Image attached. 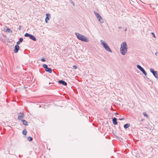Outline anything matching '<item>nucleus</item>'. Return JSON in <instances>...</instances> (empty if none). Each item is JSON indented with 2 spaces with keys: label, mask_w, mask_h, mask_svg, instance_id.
<instances>
[{
  "label": "nucleus",
  "mask_w": 158,
  "mask_h": 158,
  "mask_svg": "<svg viewBox=\"0 0 158 158\" xmlns=\"http://www.w3.org/2000/svg\"><path fill=\"white\" fill-rule=\"evenodd\" d=\"M120 50L121 53L123 55L126 54L127 51V45L125 42H123L121 45Z\"/></svg>",
  "instance_id": "f257e3e1"
},
{
  "label": "nucleus",
  "mask_w": 158,
  "mask_h": 158,
  "mask_svg": "<svg viewBox=\"0 0 158 158\" xmlns=\"http://www.w3.org/2000/svg\"><path fill=\"white\" fill-rule=\"evenodd\" d=\"M76 35L79 40L82 41L88 42L89 41L88 39L86 37L78 33H76Z\"/></svg>",
  "instance_id": "f03ea898"
},
{
  "label": "nucleus",
  "mask_w": 158,
  "mask_h": 158,
  "mask_svg": "<svg viewBox=\"0 0 158 158\" xmlns=\"http://www.w3.org/2000/svg\"><path fill=\"white\" fill-rule=\"evenodd\" d=\"M101 42L102 45L103 46V47L106 50L108 51V52H112V51L110 50L107 44L106 43L103 41L102 40H101Z\"/></svg>",
  "instance_id": "7ed1b4c3"
},
{
  "label": "nucleus",
  "mask_w": 158,
  "mask_h": 158,
  "mask_svg": "<svg viewBox=\"0 0 158 158\" xmlns=\"http://www.w3.org/2000/svg\"><path fill=\"white\" fill-rule=\"evenodd\" d=\"M24 117V114L23 113H20V114L18 117V119L19 120H21L22 121V119H23Z\"/></svg>",
  "instance_id": "20e7f679"
},
{
  "label": "nucleus",
  "mask_w": 158,
  "mask_h": 158,
  "mask_svg": "<svg viewBox=\"0 0 158 158\" xmlns=\"http://www.w3.org/2000/svg\"><path fill=\"white\" fill-rule=\"evenodd\" d=\"M46 18L45 19V21L46 23H48V21L49 20V17L50 16V15L49 13H47L46 14Z\"/></svg>",
  "instance_id": "39448f33"
},
{
  "label": "nucleus",
  "mask_w": 158,
  "mask_h": 158,
  "mask_svg": "<svg viewBox=\"0 0 158 158\" xmlns=\"http://www.w3.org/2000/svg\"><path fill=\"white\" fill-rule=\"evenodd\" d=\"M150 72L152 73L153 75L156 77L157 78V77L156 76V74L157 75V74H156V72L154 70V69H150Z\"/></svg>",
  "instance_id": "423d86ee"
},
{
  "label": "nucleus",
  "mask_w": 158,
  "mask_h": 158,
  "mask_svg": "<svg viewBox=\"0 0 158 158\" xmlns=\"http://www.w3.org/2000/svg\"><path fill=\"white\" fill-rule=\"evenodd\" d=\"M19 48V47L18 45H16L15 47V50L14 52L15 53H17Z\"/></svg>",
  "instance_id": "0eeeda50"
},
{
  "label": "nucleus",
  "mask_w": 158,
  "mask_h": 158,
  "mask_svg": "<svg viewBox=\"0 0 158 158\" xmlns=\"http://www.w3.org/2000/svg\"><path fill=\"white\" fill-rule=\"evenodd\" d=\"M59 83L62 84L63 85H67V83L64 81L62 80L59 81H58Z\"/></svg>",
  "instance_id": "6e6552de"
},
{
  "label": "nucleus",
  "mask_w": 158,
  "mask_h": 158,
  "mask_svg": "<svg viewBox=\"0 0 158 158\" xmlns=\"http://www.w3.org/2000/svg\"><path fill=\"white\" fill-rule=\"evenodd\" d=\"M29 38L34 41H36V39L35 37L31 35H30Z\"/></svg>",
  "instance_id": "1a4fd4ad"
},
{
  "label": "nucleus",
  "mask_w": 158,
  "mask_h": 158,
  "mask_svg": "<svg viewBox=\"0 0 158 158\" xmlns=\"http://www.w3.org/2000/svg\"><path fill=\"white\" fill-rule=\"evenodd\" d=\"M112 121L114 124L116 125L117 124V119L115 118H114Z\"/></svg>",
  "instance_id": "9d476101"
},
{
  "label": "nucleus",
  "mask_w": 158,
  "mask_h": 158,
  "mask_svg": "<svg viewBox=\"0 0 158 158\" xmlns=\"http://www.w3.org/2000/svg\"><path fill=\"white\" fill-rule=\"evenodd\" d=\"M45 70L46 72H48L49 73H52V70L50 68H48L45 69Z\"/></svg>",
  "instance_id": "9b49d317"
},
{
  "label": "nucleus",
  "mask_w": 158,
  "mask_h": 158,
  "mask_svg": "<svg viewBox=\"0 0 158 158\" xmlns=\"http://www.w3.org/2000/svg\"><path fill=\"white\" fill-rule=\"evenodd\" d=\"M22 122L23 125L26 126H27L28 125V122L26 120H22Z\"/></svg>",
  "instance_id": "f8f14e48"
},
{
  "label": "nucleus",
  "mask_w": 158,
  "mask_h": 158,
  "mask_svg": "<svg viewBox=\"0 0 158 158\" xmlns=\"http://www.w3.org/2000/svg\"><path fill=\"white\" fill-rule=\"evenodd\" d=\"M97 19L99 20V21L101 23H103V20L101 16H99V17Z\"/></svg>",
  "instance_id": "ddd939ff"
},
{
  "label": "nucleus",
  "mask_w": 158,
  "mask_h": 158,
  "mask_svg": "<svg viewBox=\"0 0 158 158\" xmlns=\"http://www.w3.org/2000/svg\"><path fill=\"white\" fill-rule=\"evenodd\" d=\"M12 30L9 28H7L6 31V32L9 33H12Z\"/></svg>",
  "instance_id": "4468645a"
},
{
  "label": "nucleus",
  "mask_w": 158,
  "mask_h": 158,
  "mask_svg": "<svg viewBox=\"0 0 158 158\" xmlns=\"http://www.w3.org/2000/svg\"><path fill=\"white\" fill-rule=\"evenodd\" d=\"M130 125L129 124H126L124 125V127L125 128H127L129 127Z\"/></svg>",
  "instance_id": "2eb2a0df"
},
{
  "label": "nucleus",
  "mask_w": 158,
  "mask_h": 158,
  "mask_svg": "<svg viewBox=\"0 0 158 158\" xmlns=\"http://www.w3.org/2000/svg\"><path fill=\"white\" fill-rule=\"evenodd\" d=\"M137 68L139 69L141 71L143 69V68L139 65H137Z\"/></svg>",
  "instance_id": "dca6fc26"
},
{
  "label": "nucleus",
  "mask_w": 158,
  "mask_h": 158,
  "mask_svg": "<svg viewBox=\"0 0 158 158\" xmlns=\"http://www.w3.org/2000/svg\"><path fill=\"white\" fill-rule=\"evenodd\" d=\"M94 13L97 18H98L100 16L98 13L94 12Z\"/></svg>",
  "instance_id": "f3484780"
},
{
  "label": "nucleus",
  "mask_w": 158,
  "mask_h": 158,
  "mask_svg": "<svg viewBox=\"0 0 158 158\" xmlns=\"http://www.w3.org/2000/svg\"><path fill=\"white\" fill-rule=\"evenodd\" d=\"M27 133V131L25 129H24V130H23V135H26Z\"/></svg>",
  "instance_id": "a211bd4d"
},
{
  "label": "nucleus",
  "mask_w": 158,
  "mask_h": 158,
  "mask_svg": "<svg viewBox=\"0 0 158 158\" xmlns=\"http://www.w3.org/2000/svg\"><path fill=\"white\" fill-rule=\"evenodd\" d=\"M145 75V76H146L147 75V73L145 71V70H144V69H143L141 70V71Z\"/></svg>",
  "instance_id": "6ab92c4d"
},
{
  "label": "nucleus",
  "mask_w": 158,
  "mask_h": 158,
  "mask_svg": "<svg viewBox=\"0 0 158 158\" xmlns=\"http://www.w3.org/2000/svg\"><path fill=\"white\" fill-rule=\"evenodd\" d=\"M145 75V76H146L147 75V73L145 71V70H144V69H143L141 70V71Z\"/></svg>",
  "instance_id": "aec40b11"
},
{
  "label": "nucleus",
  "mask_w": 158,
  "mask_h": 158,
  "mask_svg": "<svg viewBox=\"0 0 158 158\" xmlns=\"http://www.w3.org/2000/svg\"><path fill=\"white\" fill-rule=\"evenodd\" d=\"M143 114L144 116L146 117L147 118H148V116L146 112H143Z\"/></svg>",
  "instance_id": "412c9836"
},
{
  "label": "nucleus",
  "mask_w": 158,
  "mask_h": 158,
  "mask_svg": "<svg viewBox=\"0 0 158 158\" xmlns=\"http://www.w3.org/2000/svg\"><path fill=\"white\" fill-rule=\"evenodd\" d=\"M30 35L31 34H29L28 33H26L24 35V36L25 37H29Z\"/></svg>",
  "instance_id": "4be33fe9"
},
{
  "label": "nucleus",
  "mask_w": 158,
  "mask_h": 158,
  "mask_svg": "<svg viewBox=\"0 0 158 158\" xmlns=\"http://www.w3.org/2000/svg\"><path fill=\"white\" fill-rule=\"evenodd\" d=\"M43 67L45 69H46L48 68L47 65H46V64H44L43 65Z\"/></svg>",
  "instance_id": "5701e85b"
},
{
  "label": "nucleus",
  "mask_w": 158,
  "mask_h": 158,
  "mask_svg": "<svg viewBox=\"0 0 158 158\" xmlns=\"http://www.w3.org/2000/svg\"><path fill=\"white\" fill-rule=\"evenodd\" d=\"M27 139L29 141H31L32 140V138L30 136L28 137Z\"/></svg>",
  "instance_id": "b1692460"
},
{
  "label": "nucleus",
  "mask_w": 158,
  "mask_h": 158,
  "mask_svg": "<svg viewBox=\"0 0 158 158\" xmlns=\"http://www.w3.org/2000/svg\"><path fill=\"white\" fill-rule=\"evenodd\" d=\"M23 41V39L22 38H20L19 40V41L20 42H22Z\"/></svg>",
  "instance_id": "393cba45"
},
{
  "label": "nucleus",
  "mask_w": 158,
  "mask_h": 158,
  "mask_svg": "<svg viewBox=\"0 0 158 158\" xmlns=\"http://www.w3.org/2000/svg\"><path fill=\"white\" fill-rule=\"evenodd\" d=\"M73 67L74 68V69H76L77 68V67L76 65H73Z\"/></svg>",
  "instance_id": "a878e982"
},
{
  "label": "nucleus",
  "mask_w": 158,
  "mask_h": 158,
  "mask_svg": "<svg viewBox=\"0 0 158 158\" xmlns=\"http://www.w3.org/2000/svg\"><path fill=\"white\" fill-rule=\"evenodd\" d=\"M152 34L153 35V36L154 37V38H156V36H155V35L154 33H153V32H152Z\"/></svg>",
  "instance_id": "bb28decb"
},
{
  "label": "nucleus",
  "mask_w": 158,
  "mask_h": 158,
  "mask_svg": "<svg viewBox=\"0 0 158 158\" xmlns=\"http://www.w3.org/2000/svg\"><path fill=\"white\" fill-rule=\"evenodd\" d=\"M41 61L43 62H45V61L46 60L44 59L43 58L41 59Z\"/></svg>",
  "instance_id": "cd10ccee"
},
{
  "label": "nucleus",
  "mask_w": 158,
  "mask_h": 158,
  "mask_svg": "<svg viewBox=\"0 0 158 158\" xmlns=\"http://www.w3.org/2000/svg\"><path fill=\"white\" fill-rule=\"evenodd\" d=\"M19 43H20V42L19 41H18L17 42V45H18L19 44Z\"/></svg>",
  "instance_id": "c85d7f7f"
},
{
  "label": "nucleus",
  "mask_w": 158,
  "mask_h": 158,
  "mask_svg": "<svg viewBox=\"0 0 158 158\" xmlns=\"http://www.w3.org/2000/svg\"><path fill=\"white\" fill-rule=\"evenodd\" d=\"M119 119L120 120H121L124 119V118H119Z\"/></svg>",
  "instance_id": "c756f323"
},
{
  "label": "nucleus",
  "mask_w": 158,
  "mask_h": 158,
  "mask_svg": "<svg viewBox=\"0 0 158 158\" xmlns=\"http://www.w3.org/2000/svg\"><path fill=\"white\" fill-rule=\"evenodd\" d=\"M158 53L157 52H156V53H155V55H157L158 54Z\"/></svg>",
  "instance_id": "7c9ffc66"
},
{
  "label": "nucleus",
  "mask_w": 158,
  "mask_h": 158,
  "mask_svg": "<svg viewBox=\"0 0 158 158\" xmlns=\"http://www.w3.org/2000/svg\"><path fill=\"white\" fill-rule=\"evenodd\" d=\"M121 27H119V29H121Z\"/></svg>",
  "instance_id": "2f4dec72"
},
{
  "label": "nucleus",
  "mask_w": 158,
  "mask_h": 158,
  "mask_svg": "<svg viewBox=\"0 0 158 158\" xmlns=\"http://www.w3.org/2000/svg\"><path fill=\"white\" fill-rule=\"evenodd\" d=\"M116 114H118L116 113Z\"/></svg>",
  "instance_id": "473e14b6"
},
{
  "label": "nucleus",
  "mask_w": 158,
  "mask_h": 158,
  "mask_svg": "<svg viewBox=\"0 0 158 158\" xmlns=\"http://www.w3.org/2000/svg\"><path fill=\"white\" fill-rule=\"evenodd\" d=\"M127 31V29H125V31Z\"/></svg>",
  "instance_id": "72a5a7b5"
},
{
  "label": "nucleus",
  "mask_w": 158,
  "mask_h": 158,
  "mask_svg": "<svg viewBox=\"0 0 158 158\" xmlns=\"http://www.w3.org/2000/svg\"><path fill=\"white\" fill-rule=\"evenodd\" d=\"M20 28H19V30H20Z\"/></svg>",
  "instance_id": "f704fd0d"
},
{
  "label": "nucleus",
  "mask_w": 158,
  "mask_h": 158,
  "mask_svg": "<svg viewBox=\"0 0 158 158\" xmlns=\"http://www.w3.org/2000/svg\"><path fill=\"white\" fill-rule=\"evenodd\" d=\"M20 28H19V30H20Z\"/></svg>",
  "instance_id": "c9c22d12"
}]
</instances>
